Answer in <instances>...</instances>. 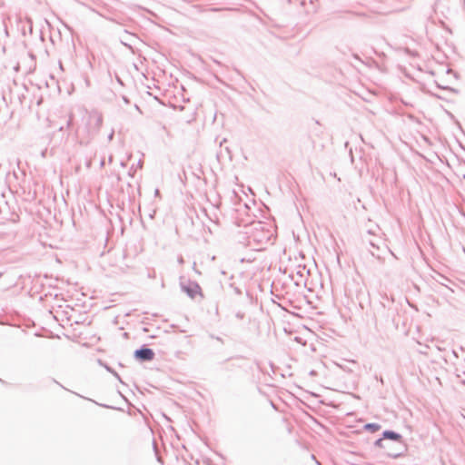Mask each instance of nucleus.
I'll list each match as a JSON object with an SVG mask.
<instances>
[{
  "label": "nucleus",
  "mask_w": 465,
  "mask_h": 465,
  "mask_svg": "<svg viewBox=\"0 0 465 465\" xmlns=\"http://www.w3.org/2000/svg\"><path fill=\"white\" fill-rule=\"evenodd\" d=\"M134 355L139 360L151 361L153 359L154 352L151 349L143 348V349L135 351Z\"/></svg>",
  "instance_id": "obj_1"
},
{
  "label": "nucleus",
  "mask_w": 465,
  "mask_h": 465,
  "mask_svg": "<svg viewBox=\"0 0 465 465\" xmlns=\"http://www.w3.org/2000/svg\"><path fill=\"white\" fill-rule=\"evenodd\" d=\"M186 292L192 297L194 298L196 294H199L200 296H203L201 288L196 285L194 289H186Z\"/></svg>",
  "instance_id": "obj_2"
},
{
  "label": "nucleus",
  "mask_w": 465,
  "mask_h": 465,
  "mask_svg": "<svg viewBox=\"0 0 465 465\" xmlns=\"http://www.w3.org/2000/svg\"><path fill=\"white\" fill-rule=\"evenodd\" d=\"M383 435L385 438L394 440H399L401 439V435H399L393 431H385Z\"/></svg>",
  "instance_id": "obj_3"
},
{
  "label": "nucleus",
  "mask_w": 465,
  "mask_h": 465,
  "mask_svg": "<svg viewBox=\"0 0 465 465\" xmlns=\"http://www.w3.org/2000/svg\"><path fill=\"white\" fill-rule=\"evenodd\" d=\"M366 428L371 430H378L380 429V426L377 424H367Z\"/></svg>",
  "instance_id": "obj_4"
}]
</instances>
